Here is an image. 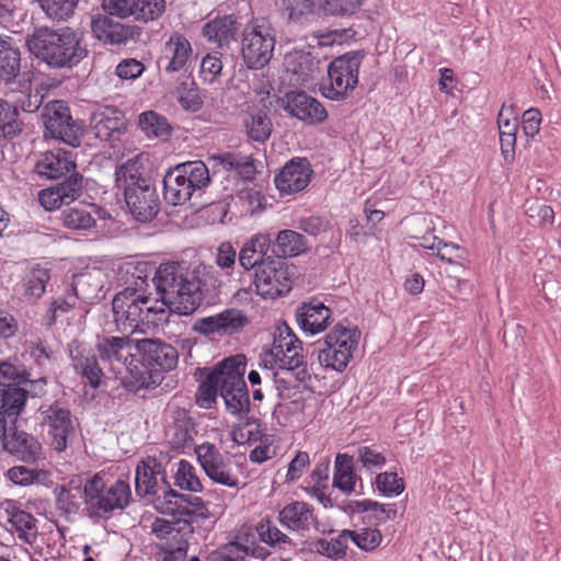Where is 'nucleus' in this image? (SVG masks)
Returning <instances> with one entry per match:
<instances>
[{
  "label": "nucleus",
  "mask_w": 561,
  "mask_h": 561,
  "mask_svg": "<svg viewBox=\"0 0 561 561\" xmlns=\"http://www.w3.org/2000/svg\"><path fill=\"white\" fill-rule=\"evenodd\" d=\"M376 486L385 495L400 494L404 490V483L394 472H382L376 477Z\"/></svg>",
  "instance_id": "nucleus-63"
},
{
  "label": "nucleus",
  "mask_w": 561,
  "mask_h": 561,
  "mask_svg": "<svg viewBox=\"0 0 561 561\" xmlns=\"http://www.w3.org/2000/svg\"><path fill=\"white\" fill-rule=\"evenodd\" d=\"M77 164L72 152L64 149L49 150L41 153L33 172L43 180H58L75 171Z\"/></svg>",
  "instance_id": "nucleus-27"
},
{
  "label": "nucleus",
  "mask_w": 561,
  "mask_h": 561,
  "mask_svg": "<svg viewBox=\"0 0 561 561\" xmlns=\"http://www.w3.org/2000/svg\"><path fill=\"white\" fill-rule=\"evenodd\" d=\"M365 55L364 50H352L334 58L328 67V82L320 88L322 95L337 102L348 99L358 85Z\"/></svg>",
  "instance_id": "nucleus-8"
},
{
  "label": "nucleus",
  "mask_w": 561,
  "mask_h": 561,
  "mask_svg": "<svg viewBox=\"0 0 561 561\" xmlns=\"http://www.w3.org/2000/svg\"><path fill=\"white\" fill-rule=\"evenodd\" d=\"M3 449L15 460L26 465H36L45 460L39 440L32 434L16 428L9 432Z\"/></svg>",
  "instance_id": "nucleus-26"
},
{
  "label": "nucleus",
  "mask_w": 561,
  "mask_h": 561,
  "mask_svg": "<svg viewBox=\"0 0 561 561\" xmlns=\"http://www.w3.org/2000/svg\"><path fill=\"white\" fill-rule=\"evenodd\" d=\"M22 127L16 106L0 100V137L12 139L22 133Z\"/></svg>",
  "instance_id": "nucleus-44"
},
{
  "label": "nucleus",
  "mask_w": 561,
  "mask_h": 561,
  "mask_svg": "<svg viewBox=\"0 0 561 561\" xmlns=\"http://www.w3.org/2000/svg\"><path fill=\"white\" fill-rule=\"evenodd\" d=\"M167 416V436L175 449H185L192 446L197 434L196 422L188 410L171 405Z\"/></svg>",
  "instance_id": "nucleus-23"
},
{
  "label": "nucleus",
  "mask_w": 561,
  "mask_h": 561,
  "mask_svg": "<svg viewBox=\"0 0 561 561\" xmlns=\"http://www.w3.org/2000/svg\"><path fill=\"white\" fill-rule=\"evenodd\" d=\"M192 55L190 41L183 34L174 32L163 44L157 64L167 75L185 73Z\"/></svg>",
  "instance_id": "nucleus-20"
},
{
  "label": "nucleus",
  "mask_w": 561,
  "mask_h": 561,
  "mask_svg": "<svg viewBox=\"0 0 561 561\" xmlns=\"http://www.w3.org/2000/svg\"><path fill=\"white\" fill-rule=\"evenodd\" d=\"M136 0H102V8L105 15L118 19H135Z\"/></svg>",
  "instance_id": "nucleus-61"
},
{
  "label": "nucleus",
  "mask_w": 561,
  "mask_h": 561,
  "mask_svg": "<svg viewBox=\"0 0 561 561\" xmlns=\"http://www.w3.org/2000/svg\"><path fill=\"white\" fill-rule=\"evenodd\" d=\"M135 342L128 336L102 335L98 336L95 344L102 363L108 365L115 378L121 379L122 386L131 392L149 389L154 383L131 353Z\"/></svg>",
  "instance_id": "nucleus-4"
},
{
  "label": "nucleus",
  "mask_w": 561,
  "mask_h": 561,
  "mask_svg": "<svg viewBox=\"0 0 561 561\" xmlns=\"http://www.w3.org/2000/svg\"><path fill=\"white\" fill-rule=\"evenodd\" d=\"M167 8L165 0H136L135 20L148 23L158 20Z\"/></svg>",
  "instance_id": "nucleus-54"
},
{
  "label": "nucleus",
  "mask_w": 561,
  "mask_h": 561,
  "mask_svg": "<svg viewBox=\"0 0 561 561\" xmlns=\"http://www.w3.org/2000/svg\"><path fill=\"white\" fill-rule=\"evenodd\" d=\"M348 535H351L350 530L345 529L337 537L330 540L320 538L314 541L313 548L328 558L342 559L346 554Z\"/></svg>",
  "instance_id": "nucleus-48"
},
{
  "label": "nucleus",
  "mask_w": 561,
  "mask_h": 561,
  "mask_svg": "<svg viewBox=\"0 0 561 561\" xmlns=\"http://www.w3.org/2000/svg\"><path fill=\"white\" fill-rule=\"evenodd\" d=\"M247 360L244 355L230 356L220 362L209 374L214 376L218 383L219 392L244 387L247 383L243 379L245 373Z\"/></svg>",
  "instance_id": "nucleus-31"
},
{
  "label": "nucleus",
  "mask_w": 561,
  "mask_h": 561,
  "mask_svg": "<svg viewBox=\"0 0 561 561\" xmlns=\"http://www.w3.org/2000/svg\"><path fill=\"white\" fill-rule=\"evenodd\" d=\"M159 478L168 484L165 471L157 458L148 456L141 459L137 463L135 474V489L137 495L144 497L157 494Z\"/></svg>",
  "instance_id": "nucleus-30"
},
{
  "label": "nucleus",
  "mask_w": 561,
  "mask_h": 561,
  "mask_svg": "<svg viewBox=\"0 0 561 561\" xmlns=\"http://www.w3.org/2000/svg\"><path fill=\"white\" fill-rule=\"evenodd\" d=\"M49 279L50 271L48 268L39 265L34 266L26 277L25 295L36 299L41 298Z\"/></svg>",
  "instance_id": "nucleus-53"
},
{
  "label": "nucleus",
  "mask_w": 561,
  "mask_h": 561,
  "mask_svg": "<svg viewBox=\"0 0 561 561\" xmlns=\"http://www.w3.org/2000/svg\"><path fill=\"white\" fill-rule=\"evenodd\" d=\"M7 480L19 486L44 485L51 481V472L45 467L36 465H16L4 472Z\"/></svg>",
  "instance_id": "nucleus-33"
},
{
  "label": "nucleus",
  "mask_w": 561,
  "mask_h": 561,
  "mask_svg": "<svg viewBox=\"0 0 561 561\" xmlns=\"http://www.w3.org/2000/svg\"><path fill=\"white\" fill-rule=\"evenodd\" d=\"M214 376H208L206 379L198 386L195 401L199 408L210 409L216 402L217 393L219 392L218 383L215 381Z\"/></svg>",
  "instance_id": "nucleus-58"
},
{
  "label": "nucleus",
  "mask_w": 561,
  "mask_h": 561,
  "mask_svg": "<svg viewBox=\"0 0 561 561\" xmlns=\"http://www.w3.org/2000/svg\"><path fill=\"white\" fill-rule=\"evenodd\" d=\"M45 138H53L77 148L81 145L84 133L83 124L75 121L66 101L48 102L42 111Z\"/></svg>",
  "instance_id": "nucleus-11"
},
{
  "label": "nucleus",
  "mask_w": 561,
  "mask_h": 561,
  "mask_svg": "<svg viewBox=\"0 0 561 561\" xmlns=\"http://www.w3.org/2000/svg\"><path fill=\"white\" fill-rule=\"evenodd\" d=\"M249 323L242 310L229 308L217 314L197 319L192 330L205 336L214 334L225 336L241 332Z\"/></svg>",
  "instance_id": "nucleus-18"
},
{
  "label": "nucleus",
  "mask_w": 561,
  "mask_h": 561,
  "mask_svg": "<svg viewBox=\"0 0 561 561\" xmlns=\"http://www.w3.org/2000/svg\"><path fill=\"white\" fill-rule=\"evenodd\" d=\"M83 180L79 172H70L62 182L39 191V204L47 211H54L61 206H68L82 196L84 190Z\"/></svg>",
  "instance_id": "nucleus-19"
},
{
  "label": "nucleus",
  "mask_w": 561,
  "mask_h": 561,
  "mask_svg": "<svg viewBox=\"0 0 561 561\" xmlns=\"http://www.w3.org/2000/svg\"><path fill=\"white\" fill-rule=\"evenodd\" d=\"M90 209L96 210L95 204H78L65 208L60 214V220L66 229L73 231H90L96 225V219Z\"/></svg>",
  "instance_id": "nucleus-37"
},
{
  "label": "nucleus",
  "mask_w": 561,
  "mask_h": 561,
  "mask_svg": "<svg viewBox=\"0 0 561 561\" xmlns=\"http://www.w3.org/2000/svg\"><path fill=\"white\" fill-rule=\"evenodd\" d=\"M56 508L62 515L77 514L82 503L87 507L85 483L83 485L70 481L67 485L55 489Z\"/></svg>",
  "instance_id": "nucleus-34"
},
{
  "label": "nucleus",
  "mask_w": 561,
  "mask_h": 561,
  "mask_svg": "<svg viewBox=\"0 0 561 561\" xmlns=\"http://www.w3.org/2000/svg\"><path fill=\"white\" fill-rule=\"evenodd\" d=\"M147 158L137 154L115 170L116 187L124 192L127 207L131 215L141 222L151 221L160 210V199L149 172L146 170Z\"/></svg>",
  "instance_id": "nucleus-3"
},
{
  "label": "nucleus",
  "mask_w": 561,
  "mask_h": 561,
  "mask_svg": "<svg viewBox=\"0 0 561 561\" xmlns=\"http://www.w3.org/2000/svg\"><path fill=\"white\" fill-rule=\"evenodd\" d=\"M279 523L298 533L307 531L316 524L313 507L301 501H294L285 505L278 513Z\"/></svg>",
  "instance_id": "nucleus-32"
},
{
  "label": "nucleus",
  "mask_w": 561,
  "mask_h": 561,
  "mask_svg": "<svg viewBox=\"0 0 561 561\" xmlns=\"http://www.w3.org/2000/svg\"><path fill=\"white\" fill-rule=\"evenodd\" d=\"M80 0H36L46 18L53 22H67L70 20Z\"/></svg>",
  "instance_id": "nucleus-42"
},
{
  "label": "nucleus",
  "mask_w": 561,
  "mask_h": 561,
  "mask_svg": "<svg viewBox=\"0 0 561 561\" xmlns=\"http://www.w3.org/2000/svg\"><path fill=\"white\" fill-rule=\"evenodd\" d=\"M282 105L289 115L308 124H320L328 117L325 107L304 91L287 92Z\"/></svg>",
  "instance_id": "nucleus-22"
},
{
  "label": "nucleus",
  "mask_w": 561,
  "mask_h": 561,
  "mask_svg": "<svg viewBox=\"0 0 561 561\" xmlns=\"http://www.w3.org/2000/svg\"><path fill=\"white\" fill-rule=\"evenodd\" d=\"M350 533L348 539L365 551L374 550L382 540L381 533L378 529L363 528L359 531L350 530Z\"/></svg>",
  "instance_id": "nucleus-59"
},
{
  "label": "nucleus",
  "mask_w": 561,
  "mask_h": 561,
  "mask_svg": "<svg viewBox=\"0 0 561 561\" xmlns=\"http://www.w3.org/2000/svg\"><path fill=\"white\" fill-rule=\"evenodd\" d=\"M307 250L306 238L301 233L289 229L279 231L272 247L275 259H283L284 261L286 257L297 256Z\"/></svg>",
  "instance_id": "nucleus-38"
},
{
  "label": "nucleus",
  "mask_w": 561,
  "mask_h": 561,
  "mask_svg": "<svg viewBox=\"0 0 561 561\" xmlns=\"http://www.w3.org/2000/svg\"><path fill=\"white\" fill-rule=\"evenodd\" d=\"M174 479L175 485L182 490L191 492H201L203 490V485L196 474L195 467L187 460H180Z\"/></svg>",
  "instance_id": "nucleus-52"
},
{
  "label": "nucleus",
  "mask_w": 561,
  "mask_h": 561,
  "mask_svg": "<svg viewBox=\"0 0 561 561\" xmlns=\"http://www.w3.org/2000/svg\"><path fill=\"white\" fill-rule=\"evenodd\" d=\"M282 16L289 22H302L314 12V0H276Z\"/></svg>",
  "instance_id": "nucleus-43"
},
{
  "label": "nucleus",
  "mask_w": 561,
  "mask_h": 561,
  "mask_svg": "<svg viewBox=\"0 0 561 561\" xmlns=\"http://www.w3.org/2000/svg\"><path fill=\"white\" fill-rule=\"evenodd\" d=\"M224 398L227 410L233 414L243 419L250 411V399L247 385L244 387H238L219 392Z\"/></svg>",
  "instance_id": "nucleus-45"
},
{
  "label": "nucleus",
  "mask_w": 561,
  "mask_h": 561,
  "mask_svg": "<svg viewBox=\"0 0 561 561\" xmlns=\"http://www.w3.org/2000/svg\"><path fill=\"white\" fill-rule=\"evenodd\" d=\"M276 32L266 18H254L243 28L241 55L249 69L264 68L273 57Z\"/></svg>",
  "instance_id": "nucleus-7"
},
{
  "label": "nucleus",
  "mask_w": 561,
  "mask_h": 561,
  "mask_svg": "<svg viewBox=\"0 0 561 561\" xmlns=\"http://www.w3.org/2000/svg\"><path fill=\"white\" fill-rule=\"evenodd\" d=\"M220 164L227 171L236 170L244 180H251L255 174V165L250 157L236 152H226L218 157Z\"/></svg>",
  "instance_id": "nucleus-49"
},
{
  "label": "nucleus",
  "mask_w": 561,
  "mask_h": 561,
  "mask_svg": "<svg viewBox=\"0 0 561 561\" xmlns=\"http://www.w3.org/2000/svg\"><path fill=\"white\" fill-rule=\"evenodd\" d=\"M21 69V53L12 37L0 35V80L13 81Z\"/></svg>",
  "instance_id": "nucleus-36"
},
{
  "label": "nucleus",
  "mask_w": 561,
  "mask_h": 561,
  "mask_svg": "<svg viewBox=\"0 0 561 561\" xmlns=\"http://www.w3.org/2000/svg\"><path fill=\"white\" fill-rule=\"evenodd\" d=\"M311 164L306 158L290 159L275 176L274 183L282 195L304 191L311 181Z\"/></svg>",
  "instance_id": "nucleus-24"
},
{
  "label": "nucleus",
  "mask_w": 561,
  "mask_h": 561,
  "mask_svg": "<svg viewBox=\"0 0 561 561\" xmlns=\"http://www.w3.org/2000/svg\"><path fill=\"white\" fill-rule=\"evenodd\" d=\"M209 183V171L203 161L180 163L163 176V195L168 203L183 205L194 194H201Z\"/></svg>",
  "instance_id": "nucleus-6"
},
{
  "label": "nucleus",
  "mask_w": 561,
  "mask_h": 561,
  "mask_svg": "<svg viewBox=\"0 0 561 561\" xmlns=\"http://www.w3.org/2000/svg\"><path fill=\"white\" fill-rule=\"evenodd\" d=\"M91 32L104 45L125 46L140 39L142 27L121 23L105 14H96L91 19Z\"/></svg>",
  "instance_id": "nucleus-17"
},
{
  "label": "nucleus",
  "mask_w": 561,
  "mask_h": 561,
  "mask_svg": "<svg viewBox=\"0 0 561 561\" xmlns=\"http://www.w3.org/2000/svg\"><path fill=\"white\" fill-rule=\"evenodd\" d=\"M256 291L264 298H277L291 289L288 266L283 259L267 256L254 272Z\"/></svg>",
  "instance_id": "nucleus-15"
},
{
  "label": "nucleus",
  "mask_w": 561,
  "mask_h": 561,
  "mask_svg": "<svg viewBox=\"0 0 561 561\" xmlns=\"http://www.w3.org/2000/svg\"><path fill=\"white\" fill-rule=\"evenodd\" d=\"M150 298L139 294L135 288H125L115 295L112 301L114 321L123 330L131 332L145 325V307Z\"/></svg>",
  "instance_id": "nucleus-16"
},
{
  "label": "nucleus",
  "mask_w": 561,
  "mask_h": 561,
  "mask_svg": "<svg viewBox=\"0 0 561 561\" xmlns=\"http://www.w3.org/2000/svg\"><path fill=\"white\" fill-rule=\"evenodd\" d=\"M87 507L90 518L107 519L116 510H125L131 502V489L127 481L118 479L106 485L100 473L85 481Z\"/></svg>",
  "instance_id": "nucleus-5"
},
{
  "label": "nucleus",
  "mask_w": 561,
  "mask_h": 561,
  "mask_svg": "<svg viewBox=\"0 0 561 561\" xmlns=\"http://www.w3.org/2000/svg\"><path fill=\"white\" fill-rule=\"evenodd\" d=\"M170 307L163 297H161V300L150 299V304L145 307V325L158 327L161 323L168 322L170 313L173 312L170 310Z\"/></svg>",
  "instance_id": "nucleus-55"
},
{
  "label": "nucleus",
  "mask_w": 561,
  "mask_h": 561,
  "mask_svg": "<svg viewBox=\"0 0 561 561\" xmlns=\"http://www.w3.org/2000/svg\"><path fill=\"white\" fill-rule=\"evenodd\" d=\"M91 130L102 141H119L127 129V119L123 111L115 106H105L91 117Z\"/></svg>",
  "instance_id": "nucleus-25"
},
{
  "label": "nucleus",
  "mask_w": 561,
  "mask_h": 561,
  "mask_svg": "<svg viewBox=\"0 0 561 561\" xmlns=\"http://www.w3.org/2000/svg\"><path fill=\"white\" fill-rule=\"evenodd\" d=\"M28 51L51 69H71L88 57L83 35L70 26H37L26 36Z\"/></svg>",
  "instance_id": "nucleus-2"
},
{
  "label": "nucleus",
  "mask_w": 561,
  "mask_h": 561,
  "mask_svg": "<svg viewBox=\"0 0 561 561\" xmlns=\"http://www.w3.org/2000/svg\"><path fill=\"white\" fill-rule=\"evenodd\" d=\"M236 19L232 15L216 18L203 27V35L218 47L227 46L236 35Z\"/></svg>",
  "instance_id": "nucleus-39"
},
{
  "label": "nucleus",
  "mask_w": 561,
  "mask_h": 561,
  "mask_svg": "<svg viewBox=\"0 0 561 561\" xmlns=\"http://www.w3.org/2000/svg\"><path fill=\"white\" fill-rule=\"evenodd\" d=\"M243 126L248 137L257 142H264L272 133V122L262 111L249 112L243 117Z\"/></svg>",
  "instance_id": "nucleus-41"
},
{
  "label": "nucleus",
  "mask_w": 561,
  "mask_h": 561,
  "mask_svg": "<svg viewBox=\"0 0 561 561\" xmlns=\"http://www.w3.org/2000/svg\"><path fill=\"white\" fill-rule=\"evenodd\" d=\"M69 357L75 371L93 389L102 383L104 376L94 351L84 342L72 340L68 344Z\"/></svg>",
  "instance_id": "nucleus-21"
},
{
  "label": "nucleus",
  "mask_w": 561,
  "mask_h": 561,
  "mask_svg": "<svg viewBox=\"0 0 561 561\" xmlns=\"http://www.w3.org/2000/svg\"><path fill=\"white\" fill-rule=\"evenodd\" d=\"M359 337L360 331L357 327L335 324L317 348L320 365L343 371L358 346Z\"/></svg>",
  "instance_id": "nucleus-10"
},
{
  "label": "nucleus",
  "mask_w": 561,
  "mask_h": 561,
  "mask_svg": "<svg viewBox=\"0 0 561 561\" xmlns=\"http://www.w3.org/2000/svg\"><path fill=\"white\" fill-rule=\"evenodd\" d=\"M79 299L69 290L67 296L59 297L50 302L47 311V324L54 325L60 313H67L76 307Z\"/></svg>",
  "instance_id": "nucleus-62"
},
{
  "label": "nucleus",
  "mask_w": 561,
  "mask_h": 561,
  "mask_svg": "<svg viewBox=\"0 0 561 561\" xmlns=\"http://www.w3.org/2000/svg\"><path fill=\"white\" fill-rule=\"evenodd\" d=\"M284 374L286 376L274 374L271 380L277 390V396L283 400H289L300 392L299 385L301 382L296 379L291 371L289 374H286L285 371Z\"/></svg>",
  "instance_id": "nucleus-60"
},
{
  "label": "nucleus",
  "mask_w": 561,
  "mask_h": 561,
  "mask_svg": "<svg viewBox=\"0 0 561 561\" xmlns=\"http://www.w3.org/2000/svg\"><path fill=\"white\" fill-rule=\"evenodd\" d=\"M273 342L267 356L271 357V363L275 364L278 368L290 371L295 375L296 379L305 382L310 379L302 352V343L295 335L293 330L286 322L277 324L273 330Z\"/></svg>",
  "instance_id": "nucleus-9"
},
{
  "label": "nucleus",
  "mask_w": 561,
  "mask_h": 561,
  "mask_svg": "<svg viewBox=\"0 0 561 561\" xmlns=\"http://www.w3.org/2000/svg\"><path fill=\"white\" fill-rule=\"evenodd\" d=\"M248 554V546L238 541H230L210 551L205 561H244Z\"/></svg>",
  "instance_id": "nucleus-51"
},
{
  "label": "nucleus",
  "mask_w": 561,
  "mask_h": 561,
  "mask_svg": "<svg viewBox=\"0 0 561 561\" xmlns=\"http://www.w3.org/2000/svg\"><path fill=\"white\" fill-rule=\"evenodd\" d=\"M260 539L268 546L293 545L291 539L280 531L270 519H262L256 526Z\"/></svg>",
  "instance_id": "nucleus-56"
},
{
  "label": "nucleus",
  "mask_w": 561,
  "mask_h": 561,
  "mask_svg": "<svg viewBox=\"0 0 561 561\" xmlns=\"http://www.w3.org/2000/svg\"><path fill=\"white\" fill-rule=\"evenodd\" d=\"M41 425L47 430L50 445L57 451H64L68 439L75 434L72 414L66 403L56 400L50 404H42L39 410Z\"/></svg>",
  "instance_id": "nucleus-14"
},
{
  "label": "nucleus",
  "mask_w": 561,
  "mask_h": 561,
  "mask_svg": "<svg viewBox=\"0 0 561 561\" xmlns=\"http://www.w3.org/2000/svg\"><path fill=\"white\" fill-rule=\"evenodd\" d=\"M26 400L24 387L0 382V416L15 421L24 410Z\"/></svg>",
  "instance_id": "nucleus-35"
},
{
  "label": "nucleus",
  "mask_w": 561,
  "mask_h": 561,
  "mask_svg": "<svg viewBox=\"0 0 561 561\" xmlns=\"http://www.w3.org/2000/svg\"><path fill=\"white\" fill-rule=\"evenodd\" d=\"M3 513L10 531L16 534L24 543H33L37 538V520L30 513L22 508V504L15 500L3 501Z\"/></svg>",
  "instance_id": "nucleus-28"
},
{
  "label": "nucleus",
  "mask_w": 561,
  "mask_h": 561,
  "mask_svg": "<svg viewBox=\"0 0 561 561\" xmlns=\"http://www.w3.org/2000/svg\"><path fill=\"white\" fill-rule=\"evenodd\" d=\"M296 319L305 333L323 332L332 321V311L322 301L312 298L296 309Z\"/></svg>",
  "instance_id": "nucleus-29"
},
{
  "label": "nucleus",
  "mask_w": 561,
  "mask_h": 561,
  "mask_svg": "<svg viewBox=\"0 0 561 561\" xmlns=\"http://www.w3.org/2000/svg\"><path fill=\"white\" fill-rule=\"evenodd\" d=\"M157 511L163 515L175 517L179 522H184L183 515V494L175 490H168L162 496H158L154 501Z\"/></svg>",
  "instance_id": "nucleus-50"
},
{
  "label": "nucleus",
  "mask_w": 561,
  "mask_h": 561,
  "mask_svg": "<svg viewBox=\"0 0 561 561\" xmlns=\"http://www.w3.org/2000/svg\"><path fill=\"white\" fill-rule=\"evenodd\" d=\"M100 288V283L91 273L75 275L70 285V291L83 302H90L96 298Z\"/></svg>",
  "instance_id": "nucleus-46"
},
{
  "label": "nucleus",
  "mask_w": 561,
  "mask_h": 561,
  "mask_svg": "<svg viewBox=\"0 0 561 561\" xmlns=\"http://www.w3.org/2000/svg\"><path fill=\"white\" fill-rule=\"evenodd\" d=\"M135 348L140 356L138 365L154 381L149 388L160 383L162 373L174 369L179 362V353L174 346L158 339H141L135 342Z\"/></svg>",
  "instance_id": "nucleus-12"
},
{
  "label": "nucleus",
  "mask_w": 561,
  "mask_h": 561,
  "mask_svg": "<svg viewBox=\"0 0 561 561\" xmlns=\"http://www.w3.org/2000/svg\"><path fill=\"white\" fill-rule=\"evenodd\" d=\"M194 450L202 469L214 483L238 488L239 469L229 454L221 453L209 442L195 446Z\"/></svg>",
  "instance_id": "nucleus-13"
},
{
  "label": "nucleus",
  "mask_w": 561,
  "mask_h": 561,
  "mask_svg": "<svg viewBox=\"0 0 561 561\" xmlns=\"http://www.w3.org/2000/svg\"><path fill=\"white\" fill-rule=\"evenodd\" d=\"M356 474L353 458L347 454H337L334 462L333 486L345 494L355 490Z\"/></svg>",
  "instance_id": "nucleus-40"
},
{
  "label": "nucleus",
  "mask_w": 561,
  "mask_h": 561,
  "mask_svg": "<svg viewBox=\"0 0 561 561\" xmlns=\"http://www.w3.org/2000/svg\"><path fill=\"white\" fill-rule=\"evenodd\" d=\"M158 293L170 310L180 316L194 313L202 305L205 293L215 288L217 278L210 265L199 264L190 270L184 263H161L152 278Z\"/></svg>",
  "instance_id": "nucleus-1"
},
{
  "label": "nucleus",
  "mask_w": 561,
  "mask_h": 561,
  "mask_svg": "<svg viewBox=\"0 0 561 561\" xmlns=\"http://www.w3.org/2000/svg\"><path fill=\"white\" fill-rule=\"evenodd\" d=\"M497 126L500 134H516L518 129V121L515 105H502L497 115Z\"/></svg>",
  "instance_id": "nucleus-64"
},
{
  "label": "nucleus",
  "mask_w": 561,
  "mask_h": 561,
  "mask_svg": "<svg viewBox=\"0 0 561 561\" xmlns=\"http://www.w3.org/2000/svg\"><path fill=\"white\" fill-rule=\"evenodd\" d=\"M138 124L148 136H169L172 130L168 118L154 111H147L141 113L139 115Z\"/></svg>",
  "instance_id": "nucleus-47"
},
{
  "label": "nucleus",
  "mask_w": 561,
  "mask_h": 561,
  "mask_svg": "<svg viewBox=\"0 0 561 561\" xmlns=\"http://www.w3.org/2000/svg\"><path fill=\"white\" fill-rule=\"evenodd\" d=\"M183 515L185 523L206 519L210 515L207 505L198 496L183 494Z\"/></svg>",
  "instance_id": "nucleus-57"
}]
</instances>
